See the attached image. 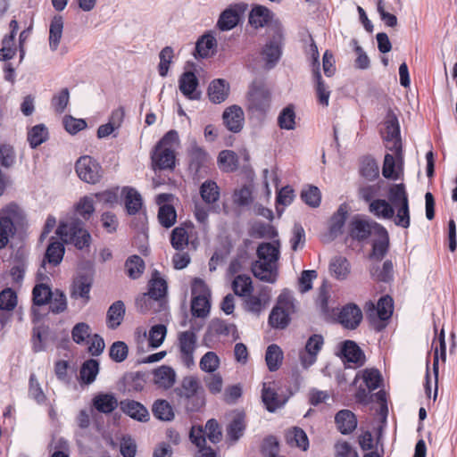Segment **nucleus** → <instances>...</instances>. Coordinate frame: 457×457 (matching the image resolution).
<instances>
[{"label": "nucleus", "mask_w": 457, "mask_h": 457, "mask_svg": "<svg viewBox=\"0 0 457 457\" xmlns=\"http://www.w3.org/2000/svg\"><path fill=\"white\" fill-rule=\"evenodd\" d=\"M347 215V205L345 204H342L329 220L328 235L331 239H335L343 234V228L345 227Z\"/></svg>", "instance_id": "20"}, {"label": "nucleus", "mask_w": 457, "mask_h": 457, "mask_svg": "<svg viewBox=\"0 0 457 457\" xmlns=\"http://www.w3.org/2000/svg\"><path fill=\"white\" fill-rule=\"evenodd\" d=\"M152 411L154 417L161 420L170 421L174 418L172 406L166 400L155 401Z\"/></svg>", "instance_id": "56"}, {"label": "nucleus", "mask_w": 457, "mask_h": 457, "mask_svg": "<svg viewBox=\"0 0 457 457\" xmlns=\"http://www.w3.org/2000/svg\"><path fill=\"white\" fill-rule=\"evenodd\" d=\"M189 168L197 174L202 168L205 167L209 162V154L206 151L193 142L188 150Z\"/></svg>", "instance_id": "21"}, {"label": "nucleus", "mask_w": 457, "mask_h": 457, "mask_svg": "<svg viewBox=\"0 0 457 457\" xmlns=\"http://www.w3.org/2000/svg\"><path fill=\"white\" fill-rule=\"evenodd\" d=\"M388 203L393 207L402 205L403 203L409 202L408 194L403 183L393 184L388 188Z\"/></svg>", "instance_id": "47"}, {"label": "nucleus", "mask_w": 457, "mask_h": 457, "mask_svg": "<svg viewBox=\"0 0 457 457\" xmlns=\"http://www.w3.org/2000/svg\"><path fill=\"white\" fill-rule=\"evenodd\" d=\"M218 163L223 171H234L238 166L237 155L233 151L223 150L219 154Z\"/></svg>", "instance_id": "52"}, {"label": "nucleus", "mask_w": 457, "mask_h": 457, "mask_svg": "<svg viewBox=\"0 0 457 457\" xmlns=\"http://www.w3.org/2000/svg\"><path fill=\"white\" fill-rule=\"evenodd\" d=\"M360 378H362L365 386L370 391L378 388L382 381L381 375L376 369H366L358 372L353 384L355 385Z\"/></svg>", "instance_id": "39"}, {"label": "nucleus", "mask_w": 457, "mask_h": 457, "mask_svg": "<svg viewBox=\"0 0 457 457\" xmlns=\"http://www.w3.org/2000/svg\"><path fill=\"white\" fill-rule=\"evenodd\" d=\"M217 40L212 34L203 35L195 44V51L201 58H207L214 54Z\"/></svg>", "instance_id": "38"}, {"label": "nucleus", "mask_w": 457, "mask_h": 457, "mask_svg": "<svg viewBox=\"0 0 457 457\" xmlns=\"http://www.w3.org/2000/svg\"><path fill=\"white\" fill-rule=\"evenodd\" d=\"M198 85V79L193 71H185L179 79V88L189 100L201 98V92L197 90Z\"/></svg>", "instance_id": "15"}, {"label": "nucleus", "mask_w": 457, "mask_h": 457, "mask_svg": "<svg viewBox=\"0 0 457 457\" xmlns=\"http://www.w3.org/2000/svg\"><path fill=\"white\" fill-rule=\"evenodd\" d=\"M257 256L260 261L276 264L279 258V243H262L257 248Z\"/></svg>", "instance_id": "34"}, {"label": "nucleus", "mask_w": 457, "mask_h": 457, "mask_svg": "<svg viewBox=\"0 0 457 457\" xmlns=\"http://www.w3.org/2000/svg\"><path fill=\"white\" fill-rule=\"evenodd\" d=\"M262 399L270 412H274L283 407L287 401L285 396L278 395L274 387L268 386L266 383H263Z\"/></svg>", "instance_id": "19"}, {"label": "nucleus", "mask_w": 457, "mask_h": 457, "mask_svg": "<svg viewBox=\"0 0 457 457\" xmlns=\"http://www.w3.org/2000/svg\"><path fill=\"white\" fill-rule=\"evenodd\" d=\"M174 393L187 412L199 411L205 404L204 389L195 375L182 378Z\"/></svg>", "instance_id": "1"}, {"label": "nucleus", "mask_w": 457, "mask_h": 457, "mask_svg": "<svg viewBox=\"0 0 457 457\" xmlns=\"http://www.w3.org/2000/svg\"><path fill=\"white\" fill-rule=\"evenodd\" d=\"M232 289L238 296H246L253 291L252 279L246 275H237L232 281Z\"/></svg>", "instance_id": "55"}, {"label": "nucleus", "mask_w": 457, "mask_h": 457, "mask_svg": "<svg viewBox=\"0 0 457 457\" xmlns=\"http://www.w3.org/2000/svg\"><path fill=\"white\" fill-rule=\"evenodd\" d=\"M124 204L128 214L135 215L139 212L143 205L141 195L135 188L124 187Z\"/></svg>", "instance_id": "30"}, {"label": "nucleus", "mask_w": 457, "mask_h": 457, "mask_svg": "<svg viewBox=\"0 0 457 457\" xmlns=\"http://www.w3.org/2000/svg\"><path fill=\"white\" fill-rule=\"evenodd\" d=\"M56 234L63 243L72 244L79 250L89 247L91 243V235L84 228L83 222L73 216L60 221Z\"/></svg>", "instance_id": "2"}, {"label": "nucleus", "mask_w": 457, "mask_h": 457, "mask_svg": "<svg viewBox=\"0 0 457 457\" xmlns=\"http://www.w3.org/2000/svg\"><path fill=\"white\" fill-rule=\"evenodd\" d=\"M370 276L376 281L390 282L394 277V267L391 261L386 260L382 267L373 266L370 269Z\"/></svg>", "instance_id": "48"}, {"label": "nucleus", "mask_w": 457, "mask_h": 457, "mask_svg": "<svg viewBox=\"0 0 457 457\" xmlns=\"http://www.w3.org/2000/svg\"><path fill=\"white\" fill-rule=\"evenodd\" d=\"M271 92L261 82H253L247 93V110L258 118L265 117L271 107Z\"/></svg>", "instance_id": "3"}, {"label": "nucleus", "mask_w": 457, "mask_h": 457, "mask_svg": "<svg viewBox=\"0 0 457 457\" xmlns=\"http://www.w3.org/2000/svg\"><path fill=\"white\" fill-rule=\"evenodd\" d=\"M158 220L162 227L166 228L172 227L177 220V212L175 208L170 204H163L160 206Z\"/></svg>", "instance_id": "58"}, {"label": "nucleus", "mask_w": 457, "mask_h": 457, "mask_svg": "<svg viewBox=\"0 0 457 457\" xmlns=\"http://www.w3.org/2000/svg\"><path fill=\"white\" fill-rule=\"evenodd\" d=\"M24 218L22 210L14 203H10L0 210V249L9 242L16 231L15 225Z\"/></svg>", "instance_id": "4"}, {"label": "nucleus", "mask_w": 457, "mask_h": 457, "mask_svg": "<svg viewBox=\"0 0 457 457\" xmlns=\"http://www.w3.org/2000/svg\"><path fill=\"white\" fill-rule=\"evenodd\" d=\"M282 54V47L278 39L272 38L262 49L261 55L266 70L273 69Z\"/></svg>", "instance_id": "16"}, {"label": "nucleus", "mask_w": 457, "mask_h": 457, "mask_svg": "<svg viewBox=\"0 0 457 457\" xmlns=\"http://www.w3.org/2000/svg\"><path fill=\"white\" fill-rule=\"evenodd\" d=\"M395 208L394 222L396 226L407 228L410 227L411 216L409 202L402 204Z\"/></svg>", "instance_id": "61"}, {"label": "nucleus", "mask_w": 457, "mask_h": 457, "mask_svg": "<svg viewBox=\"0 0 457 457\" xmlns=\"http://www.w3.org/2000/svg\"><path fill=\"white\" fill-rule=\"evenodd\" d=\"M401 171V167L395 165V158L392 154H386L384 158L382 175L386 179L396 180L400 178Z\"/></svg>", "instance_id": "60"}, {"label": "nucleus", "mask_w": 457, "mask_h": 457, "mask_svg": "<svg viewBox=\"0 0 457 457\" xmlns=\"http://www.w3.org/2000/svg\"><path fill=\"white\" fill-rule=\"evenodd\" d=\"M369 211L379 219L391 220L395 216V208L384 199L371 201Z\"/></svg>", "instance_id": "36"}, {"label": "nucleus", "mask_w": 457, "mask_h": 457, "mask_svg": "<svg viewBox=\"0 0 457 457\" xmlns=\"http://www.w3.org/2000/svg\"><path fill=\"white\" fill-rule=\"evenodd\" d=\"M371 234H386V228L379 223L354 217L349 223V236L358 241L367 239Z\"/></svg>", "instance_id": "8"}, {"label": "nucleus", "mask_w": 457, "mask_h": 457, "mask_svg": "<svg viewBox=\"0 0 457 457\" xmlns=\"http://www.w3.org/2000/svg\"><path fill=\"white\" fill-rule=\"evenodd\" d=\"M90 279L85 276L79 277L73 283L71 296L72 298H81L83 300V303L86 304L90 298Z\"/></svg>", "instance_id": "43"}, {"label": "nucleus", "mask_w": 457, "mask_h": 457, "mask_svg": "<svg viewBox=\"0 0 457 457\" xmlns=\"http://www.w3.org/2000/svg\"><path fill=\"white\" fill-rule=\"evenodd\" d=\"M208 334L219 337H228L231 335L234 340L238 338L237 327L234 324L228 323L219 319L211 321L208 328Z\"/></svg>", "instance_id": "32"}, {"label": "nucleus", "mask_w": 457, "mask_h": 457, "mask_svg": "<svg viewBox=\"0 0 457 457\" xmlns=\"http://www.w3.org/2000/svg\"><path fill=\"white\" fill-rule=\"evenodd\" d=\"M271 19L272 12L262 5H255L249 13V23L256 29L266 26Z\"/></svg>", "instance_id": "35"}, {"label": "nucleus", "mask_w": 457, "mask_h": 457, "mask_svg": "<svg viewBox=\"0 0 457 457\" xmlns=\"http://www.w3.org/2000/svg\"><path fill=\"white\" fill-rule=\"evenodd\" d=\"M385 129L386 135L384 137L386 141V147L395 153L396 156L401 157L402 154V140L400 135V125L396 113L388 109L385 117Z\"/></svg>", "instance_id": "6"}, {"label": "nucleus", "mask_w": 457, "mask_h": 457, "mask_svg": "<svg viewBox=\"0 0 457 457\" xmlns=\"http://www.w3.org/2000/svg\"><path fill=\"white\" fill-rule=\"evenodd\" d=\"M167 328L162 324L154 325L149 331V345L152 348H158L164 341Z\"/></svg>", "instance_id": "64"}, {"label": "nucleus", "mask_w": 457, "mask_h": 457, "mask_svg": "<svg viewBox=\"0 0 457 457\" xmlns=\"http://www.w3.org/2000/svg\"><path fill=\"white\" fill-rule=\"evenodd\" d=\"M245 306L247 312L259 314L265 307V295H248L245 296Z\"/></svg>", "instance_id": "63"}, {"label": "nucleus", "mask_w": 457, "mask_h": 457, "mask_svg": "<svg viewBox=\"0 0 457 457\" xmlns=\"http://www.w3.org/2000/svg\"><path fill=\"white\" fill-rule=\"evenodd\" d=\"M313 80L319 104L326 107L328 106L331 92L329 87L322 79L320 71H313Z\"/></svg>", "instance_id": "44"}, {"label": "nucleus", "mask_w": 457, "mask_h": 457, "mask_svg": "<svg viewBox=\"0 0 457 457\" xmlns=\"http://www.w3.org/2000/svg\"><path fill=\"white\" fill-rule=\"evenodd\" d=\"M63 19L61 15H54L49 26V48L51 51L55 52L60 45L62 30H63Z\"/></svg>", "instance_id": "31"}, {"label": "nucleus", "mask_w": 457, "mask_h": 457, "mask_svg": "<svg viewBox=\"0 0 457 457\" xmlns=\"http://www.w3.org/2000/svg\"><path fill=\"white\" fill-rule=\"evenodd\" d=\"M252 271L257 278L268 283H274L277 279L276 264L267 262L266 261H256L252 265Z\"/></svg>", "instance_id": "23"}, {"label": "nucleus", "mask_w": 457, "mask_h": 457, "mask_svg": "<svg viewBox=\"0 0 457 457\" xmlns=\"http://www.w3.org/2000/svg\"><path fill=\"white\" fill-rule=\"evenodd\" d=\"M126 312L125 304L122 301L114 302L108 308L106 312V325L110 329H116L123 321Z\"/></svg>", "instance_id": "28"}, {"label": "nucleus", "mask_w": 457, "mask_h": 457, "mask_svg": "<svg viewBox=\"0 0 457 457\" xmlns=\"http://www.w3.org/2000/svg\"><path fill=\"white\" fill-rule=\"evenodd\" d=\"M432 347L435 350L434 361H433V371L435 374V394L434 399L437 395V377H438V362L439 358L445 362L446 360V345L445 340V331L441 330L437 340L432 343Z\"/></svg>", "instance_id": "22"}, {"label": "nucleus", "mask_w": 457, "mask_h": 457, "mask_svg": "<svg viewBox=\"0 0 457 457\" xmlns=\"http://www.w3.org/2000/svg\"><path fill=\"white\" fill-rule=\"evenodd\" d=\"M175 161V149L155 145L152 154V165L154 170H172Z\"/></svg>", "instance_id": "13"}, {"label": "nucleus", "mask_w": 457, "mask_h": 457, "mask_svg": "<svg viewBox=\"0 0 457 457\" xmlns=\"http://www.w3.org/2000/svg\"><path fill=\"white\" fill-rule=\"evenodd\" d=\"M120 405L122 411L130 418L141 422L148 420V411L140 403L134 400H124L120 402Z\"/></svg>", "instance_id": "27"}, {"label": "nucleus", "mask_w": 457, "mask_h": 457, "mask_svg": "<svg viewBox=\"0 0 457 457\" xmlns=\"http://www.w3.org/2000/svg\"><path fill=\"white\" fill-rule=\"evenodd\" d=\"M323 345L324 338L321 335L313 334L307 339L304 347L298 352V359L303 370L310 369L317 361Z\"/></svg>", "instance_id": "9"}, {"label": "nucleus", "mask_w": 457, "mask_h": 457, "mask_svg": "<svg viewBox=\"0 0 457 457\" xmlns=\"http://www.w3.org/2000/svg\"><path fill=\"white\" fill-rule=\"evenodd\" d=\"M222 119L226 128L233 133L240 132L244 127L245 114L238 105L234 104L226 108Z\"/></svg>", "instance_id": "14"}, {"label": "nucleus", "mask_w": 457, "mask_h": 457, "mask_svg": "<svg viewBox=\"0 0 457 457\" xmlns=\"http://www.w3.org/2000/svg\"><path fill=\"white\" fill-rule=\"evenodd\" d=\"M265 361L270 371H276L279 369L283 361V352L281 348L275 344L267 347Z\"/></svg>", "instance_id": "46"}, {"label": "nucleus", "mask_w": 457, "mask_h": 457, "mask_svg": "<svg viewBox=\"0 0 457 457\" xmlns=\"http://www.w3.org/2000/svg\"><path fill=\"white\" fill-rule=\"evenodd\" d=\"M329 270L335 278L344 280L350 274V263L346 258L336 256L330 262Z\"/></svg>", "instance_id": "40"}, {"label": "nucleus", "mask_w": 457, "mask_h": 457, "mask_svg": "<svg viewBox=\"0 0 457 457\" xmlns=\"http://www.w3.org/2000/svg\"><path fill=\"white\" fill-rule=\"evenodd\" d=\"M99 371V363L96 360L89 359L86 361L79 371L80 378L86 384H91L95 381Z\"/></svg>", "instance_id": "54"}, {"label": "nucleus", "mask_w": 457, "mask_h": 457, "mask_svg": "<svg viewBox=\"0 0 457 457\" xmlns=\"http://www.w3.org/2000/svg\"><path fill=\"white\" fill-rule=\"evenodd\" d=\"M54 291L51 290L50 287L44 284H37L32 290V301L37 306H43L49 303L53 296Z\"/></svg>", "instance_id": "50"}, {"label": "nucleus", "mask_w": 457, "mask_h": 457, "mask_svg": "<svg viewBox=\"0 0 457 457\" xmlns=\"http://www.w3.org/2000/svg\"><path fill=\"white\" fill-rule=\"evenodd\" d=\"M153 376L154 385L165 390L171 388L177 378L174 369L167 365H162L154 370Z\"/></svg>", "instance_id": "18"}, {"label": "nucleus", "mask_w": 457, "mask_h": 457, "mask_svg": "<svg viewBox=\"0 0 457 457\" xmlns=\"http://www.w3.org/2000/svg\"><path fill=\"white\" fill-rule=\"evenodd\" d=\"M229 93L228 83L222 79H217L212 80L208 87V96L212 103L220 104L224 102Z\"/></svg>", "instance_id": "24"}, {"label": "nucleus", "mask_w": 457, "mask_h": 457, "mask_svg": "<svg viewBox=\"0 0 457 457\" xmlns=\"http://www.w3.org/2000/svg\"><path fill=\"white\" fill-rule=\"evenodd\" d=\"M65 253L64 245L62 242L52 241L46 251L45 258L42 262V268L45 269L46 263L55 267L62 261Z\"/></svg>", "instance_id": "29"}, {"label": "nucleus", "mask_w": 457, "mask_h": 457, "mask_svg": "<svg viewBox=\"0 0 457 457\" xmlns=\"http://www.w3.org/2000/svg\"><path fill=\"white\" fill-rule=\"evenodd\" d=\"M245 413L237 412L227 428L228 438L233 443L237 442L244 434L245 429Z\"/></svg>", "instance_id": "37"}, {"label": "nucleus", "mask_w": 457, "mask_h": 457, "mask_svg": "<svg viewBox=\"0 0 457 457\" xmlns=\"http://www.w3.org/2000/svg\"><path fill=\"white\" fill-rule=\"evenodd\" d=\"M362 320V312L355 303H348L339 312L338 320L346 328H356Z\"/></svg>", "instance_id": "17"}, {"label": "nucleus", "mask_w": 457, "mask_h": 457, "mask_svg": "<svg viewBox=\"0 0 457 457\" xmlns=\"http://www.w3.org/2000/svg\"><path fill=\"white\" fill-rule=\"evenodd\" d=\"M368 312H377L378 319L382 321L387 320L391 318L394 310L393 299L389 295L382 296L377 304V307L372 303L368 304Z\"/></svg>", "instance_id": "33"}, {"label": "nucleus", "mask_w": 457, "mask_h": 457, "mask_svg": "<svg viewBox=\"0 0 457 457\" xmlns=\"http://www.w3.org/2000/svg\"><path fill=\"white\" fill-rule=\"evenodd\" d=\"M79 178L84 182L96 184L101 178V167L98 162L88 155L81 156L75 164Z\"/></svg>", "instance_id": "10"}, {"label": "nucleus", "mask_w": 457, "mask_h": 457, "mask_svg": "<svg viewBox=\"0 0 457 457\" xmlns=\"http://www.w3.org/2000/svg\"><path fill=\"white\" fill-rule=\"evenodd\" d=\"M48 138V129L44 124L33 126L28 132V142L31 148H36Z\"/></svg>", "instance_id": "49"}, {"label": "nucleus", "mask_w": 457, "mask_h": 457, "mask_svg": "<svg viewBox=\"0 0 457 457\" xmlns=\"http://www.w3.org/2000/svg\"><path fill=\"white\" fill-rule=\"evenodd\" d=\"M128 276L132 279L138 278L144 272L145 262L138 255L129 257L125 262Z\"/></svg>", "instance_id": "53"}, {"label": "nucleus", "mask_w": 457, "mask_h": 457, "mask_svg": "<svg viewBox=\"0 0 457 457\" xmlns=\"http://www.w3.org/2000/svg\"><path fill=\"white\" fill-rule=\"evenodd\" d=\"M178 348L181 363L188 369L195 366V352L197 348L196 333L192 329L179 332Z\"/></svg>", "instance_id": "7"}, {"label": "nucleus", "mask_w": 457, "mask_h": 457, "mask_svg": "<svg viewBox=\"0 0 457 457\" xmlns=\"http://www.w3.org/2000/svg\"><path fill=\"white\" fill-rule=\"evenodd\" d=\"M167 283L165 279L162 278L157 271L153 273L152 279L149 281L148 293L143 295L137 300V305L140 308L142 312H146L147 308L143 307V303L152 298L154 300H159L166 295L167 293Z\"/></svg>", "instance_id": "12"}, {"label": "nucleus", "mask_w": 457, "mask_h": 457, "mask_svg": "<svg viewBox=\"0 0 457 457\" xmlns=\"http://www.w3.org/2000/svg\"><path fill=\"white\" fill-rule=\"evenodd\" d=\"M301 199L309 206L316 208L321 202V194L320 189L312 185H308L302 189Z\"/></svg>", "instance_id": "57"}, {"label": "nucleus", "mask_w": 457, "mask_h": 457, "mask_svg": "<svg viewBox=\"0 0 457 457\" xmlns=\"http://www.w3.org/2000/svg\"><path fill=\"white\" fill-rule=\"evenodd\" d=\"M200 195L205 204H214L220 199V187L215 181L205 180L200 187Z\"/></svg>", "instance_id": "45"}, {"label": "nucleus", "mask_w": 457, "mask_h": 457, "mask_svg": "<svg viewBox=\"0 0 457 457\" xmlns=\"http://www.w3.org/2000/svg\"><path fill=\"white\" fill-rule=\"evenodd\" d=\"M220 359L214 352H207L204 353L199 362L202 371L206 373H214L220 367Z\"/></svg>", "instance_id": "59"}, {"label": "nucleus", "mask_w": 457, "mask_h": 457, "mask_svg": "<svg viewBox=\"0 0 457 457\" xmlns=\"http://www.w3.org/2000/svg\"><path fill=\"white\" fill-rule=\"evenodd\" d=\"M337 429L343 435L351 434L357 427V419L350 410H341L335 416Z\"/></svg>", "instance_id": "25"}, {"label": "nucleus", "mask_w": 457, "mask_h": 457, "mask_svg": "<svg viewBox=\"0 0 457 457\" xmlns=\"http://www.w3.org/2000/svg\"><path fill=\"white\" fill-rule=\"evenodd\" d=\"M287 443L291 446H295L303 451L309 448V439L306 433L298 427H294L286 434Z\"/></svg>", "instance_id": "42"}, {"label": "nucleus", "mask_w": 457, "mask_h": 457, "mask_svg": "<svg viewBox=\"0 0 457 457\" xmlns=\"http://www.w3.org/2000/svg\"><path fill=\"white\" fill-rule=\"evenodd\" d=\"M295 312V299L288 292H282L272 308L269 316L270 327L278 329L287 328L290 322V316Z\"/></svg>", "instance_id": "5"}, {"label": "nucleus", "mask_w": 457, "mask_h": 457, "mask_svg": "<svg viewBox=\"0 0 457 457\" xmlns=\"http://www.w3.org/2000/svg\"><path fill=\"white\" fill-rule=\"evenodd\" d=\"M278 125L281 129H295V112L293 105H287L281 110L278 117Z\"/></svg>", "instance_id": "51"}, {"label": "nucleus", "mask_w": 457, "mask_h": 457, "mask_svg": "<svg viewBox=\"0 0 457 457\" xmlns=\"http://www.w3.org/2000/svg\"><path fill=\"white\" fill-rule=\"evenodd\" d=\"M211 303L209 298L192 297L191 312L192 315L198 318H204L210 312Z\"/></svg>", "instance_id": "62"}, {"label": "nucleus", "mask_w": 457, "mask_h": 457, "mask_svg": "<svg viewBox=\"0 0 457 457\" xmlns=\"http://www.w3.org/2000/svg\"><path fill=\"white\" fill-rule=\"evenodd\" d=\"M341 353L347 362L354 363L357 366H362L365 362L363 352L353 341H345L342 344Z\"/></svg>", "instance_id": "26"}, {"label": "nucleus", "mask_w": 457, "mask_h": 457, "mask_svg": "<svg viewBox=\"0 0 457 457\" xmlns=\"http://www.w3.org/2000/svg\"><path fill=\"white\" fill-rule=\"evenodd\" d=\"M94 407L102 413H111L118 406L116 397L112 394H99L93 399Z\"/></svg>", "instance_id": "41"}, {"label": "nucleus", "mask_w": 457, "mask_h": 457, "mask_svg": "<svg viewBox=\"0 0 457 457\" xmlns=\"http://www.w3.org/2000/svg\"><path fill=\"white\" fill-rule=\"evenodd\" d=\"M247 10V4L244 3L235 4L229 5L220 15L217 22V27L222 30L227 31L234 29L238 24L241 16Z\"/></svg>", "instance_id": "11"}]
</instances>
